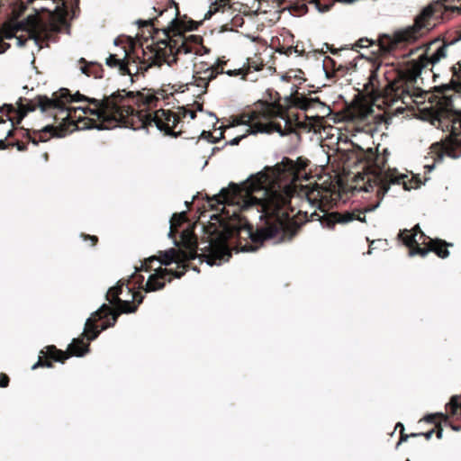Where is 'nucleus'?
I'll return each instance as SVG.
<instances>
[{
	"label": "nucleus",
	"mask_w": 461,
	"mask_h": 461,
	"mask_svg": "<svg viewBox=\"0 0 461 461\" xmlns=\"http://www.w3.org/2000/svg\"><path fill=\"white\" fill-rule=\"evenodd\" d=\"M308 4L313 5L321 13L329 11L332 6V4H321L320 0H296L284 10L287 9L293 15L302 16L308 13Z\"/></svg>",
	"instance_id": "nucleus-22"
},
{
	"label": "nucleus",
	"mask_w": 461,
	"mask_h": 461,
	"mask_svg": "<svg viewBox=\"0 0 461 461\" xmlns=\"http://www.w3.org/2000/svg\"><path fill=\"white\" fill-rule=\"evenodd\" d=\"M196 104V109L198 111H203V104H199V103H194Z\"/></svg>",
	"instance_id": "nucleus-60"
},
{
	"label": "nucleus",
	"mask_w": 461,
	"mask_h": 461,
	"mask_svg": "<svg viewBox=\"0 0 461 461\" xmlns=\"http://www.w3.org/2000/svg\"><path fill=\"white\" fill-rule=\"evenodd\" d=\"M314 94L295 90L282 104L279 94L275 92L274 96L270 93V101H258L254 109L236 116L232 125H248L246 133L249 134L277 131L285 135L296 130L318 132L331 110L319 97L312 96Z\"/></svg>",
	"instance_id": "nucleus-2"
},
{
	"label": "nucleus",
	"mask_w": 461,
	"mask_h": 461,
	"mask_svg": "<svg viewBox=\"0 0 461 461\" xmlns=\"http://www.w3.org/2000/svg\"><path fill=\"white\" fill-rule=\"evenodd\" d=\"M303 74V72L301 69L290 70L286 72L285 76H283V78L288 80L293 77L300 82L301 80H304L301 76Z\"/></svg>",
	"instance_id": "nucleus-40"
},
{
	"label": "nucleus",
	"mask_w": 461,
	"mask_h": 461,
	"mask_svg": "<svg viewBox=\"0 0 461 461\" xmlns=\"http://www.w3.org/2000/svg\"><path fill=\"white\" fill-rule=\"evenodd\" d=\"M449 404H452L454 406H457L461 409V397L458 395H454L451 397Z\"/></svg>",
	"instance_id": "nucleus-48"
},
{
	"label": "nucleus",
	"mask_w": 461,
	"mask_h": 461,
	"mask_svg": "<svg viewBox=\"0 0 461 461\" xmlns=\"http://www.w3.org/2000/svg\"><path fill=\"white\" fill-rule=\"evenodd\" d=\"M356 149V158L357 162L365 164L364 169L366 170V177H363L365 192H372L376 188V197L381 201L390 189L391 185H402L403 189L410 191L418 188L420 185V180L418 178H408L407 175L400 174L395 168H388L384 171L387 164V157L381 156L377 149H366L358 145L354 146Z\"/></svg>",
	"instance_id": "nucleus-9"
},
{
	"label": "nucleus",
	"mask_w": 461,
	"mask_h": 461,
	"mask_svg": "<svg viewBox=\"0 0 461 461\" xmlns=\"http://www.w3.org/2000/svg\"><path fill=\"white\" fill-rule=\"evenodd\" d=\"M5 122V120L0 116V123Z\"/></svg>",
	"instance_id": "nucleus-64"
},
{
	"label": "nucleus",
	"mask_w": 461,
	"mask_h": 461,
	"mask_svg": "<svg viewBox=\"0 0 461 461\" xmlns=\"http://www.w3.org/2000/svg\"><path fill=\"white\" fill-rule=\"evenodd\" d=\"M17 147V149L20 151H25L27 149V144L23 143L22 141H16L15 143H13Z\"/></svg>",
	"instance_id": "nucleus-52"
},
{
	"label": "nucleus",
	"mask_w": 461,
	"mask_h": 461,
	"mask_svg": "<svg viewBox=\"0 0 461 461\" xmlns=\"http://www.w3.org/2000/svg\"><path fill=\"white\" fill-rule=\"evenodd\" d=\"M399 240L410 249V255L414 256L418 255L416 250L418 249H421L417 239L413 237L410 230L404 229L401 230L398 234Z\"/></svg>",
	"instance_id": "nucleus-25"
},
{
	"label": "nucleus",
	"mask_w": 461,
	"mask_h": 461,
	"mask_svg": "<svg viewBox=\"0 0 461 461\" xmlns=\"http://www.w3.org/2000/svg\"><path fill=\"white\" fill-rule=\"evenodd\" d=\"M449 246H452V244L447 243L444 240L429 239L428 240V243H426V247L418 249V250H416V253H418L419 256L424 258L429 252H433L440 258H447L449 256V250L447 249Z\"/></svg>",
	"instance_id": "nucleus-20"
},
{
	"label": "nucleus",
	"mask_w": 461,
	"mask_h": 461,
	"mask_svg": "<svg viewBox=\"0 0 461 461\" xmlns=\"http://www.w3.org/2000/svg\"><path fill=\"white\" fill-rule=\"evenodd\" d=\"M59 1L61 2L62 6L61 7L57 6L55 12L53 13V15L57 16L58 21L60 22L61 23H63L66 21V16L68 14L66 1L65 0H59Z\"/></svg>",
	"instance_id": "nucleus-35"
},
{
	"label": "nucleus",
	"mask_w": 461,
	"mask_h": 461,
	"mask_svg": "<svg viewBox=\"0 0 461 461\" xmlns=\"http://www.w3.org/2000/svg\"><path fill=\"white\" fill-rule=\"evenodd\" d=\"M280 38L276 39L277 44L275 50L280 54L286 56L292 55V53H297L299 56L303 55V50H297V46H294V35L288 30L284 29L280 33Z\"/></svg>",
	"instance_id": "nucleus-21"
},
{
	"label": "nucleus",
	"mask_w": 461,
	"mask_h": 461,
	"mask_svg": "<svg viewBox=\"0 0 461 461\" xmlns=\"http://www.w3.org/2000/svg\"><path fill=\"white\" fill-rule=\"evenodd\" d=\"M160 256L158 258L157 256H151L148 258H146L137 268V271H145L149 272L152 269L151 263L155 260L159 261L160 264L168 266L173 262H176L177 264V267L181 268V261H180V255L179 250L176 249H170L168 250H166L164 252L160 251Z\"/></svg>",
	"instance_id": "nucleus-18"
},
{
	"label": "nucleus",
	"mask_w": 461,
	"mask_h": 461,
	"mask_svg": "<svg viewBox=\"0 0 461 461\" xmlns=\"http://www.w3.org/2000/svg\"><path fill=\"white\" fill-rule=\"evenodd\" d=\"M243 67L249 75L251 72L262 70L265 67V62L260 53H255L254 56L247 59V62Z\"/></svg>",
	"instance_id": "nucleus-28"
},
{
	"label": "nucleus",
	"mask_w": 461,
	"mask_h": 461,
	"mask_svg": "<svg viewBox=\"0 0 461 461\" xmlns=\"http://www.w3.org/2000/svg\"><path fill=\"white\" fill-rule=\"evenodd\" d=\"M18 41H19V44L21 46H24L25 42H26V40H22V38H18Z\"/></svg>",
	"instance_id": "nucleus-61"
},
{
	"label": "nucleus",
	"mask_w": 461,
	"mask_h": 461,
	"mask_svg": "<svg viewBox=\"0 0 461 461\" xmlns=\"http://www.w3.org/2000/svg\"><path fill=\"white\" fill-rule=\"evenodd\" d=\"M274 1L276 3L278 7L282 6L286 2V0H274Z\"/></svg>",
	"instance_id": "nucleus-56"
},
{
	"label": "nucleus",
	"mask_w": 461,
	"mask_h": 461,
	"mask_svg": "<svg viewBox=\"0 0 461 461\" xmlns=\"http://www.w3.org/2000/svg\"><path fill=\"white\" fill-rule=\"evenodd\" d=\"M249 133H244L242 135H240L238 137H235L234 139H232L231 140L229 141V144L231 145V146H235V145H238L240 140L242 139H244L247 135H249Z\"/></svg>",
	"instance_id": "nucleus-49"
},
{
	"label": "nucleus",
	"mask_w": 461,
	"mask_h": 461,
	"mask_svg": "<svg viewBox=\"0 0 461 461\" xmlns=\"http://www.w3.org/2000/svg\"><path fill=\"white\" fill-rule=\"evenodd\" d=\"M90 343L85 342L84 338H76L68 345L67 350L59 349L54 345H49L40 351L38 361L32 369L39 367L52 368L53 362L65 363L71 357H83L89 351Z\"/></svg>",
	"instance_id": "nucleus-11"
},
{
	"label": "nucleus",
	"mask_w": 461,
	"mask_h": 461,
	"mask_svg": "<svg viewBox=\"0 0 461 461\" xmlns=\"http://www.w3.org/2000/svg\"><path fill=\"white\" fill-rule=\"evenodd\" d=\"M182 23H183V28L180 29V32L179 33H183L186 31H194L198 28L200 23H197L195 21H193V20H190L188 23H185L184 21H182Z\"/></svg>",
	"instance_id": "nucleus-39"
},
{
	"label": "nucleus",
	"mask_w": 461,
	"mask_h": 461,
	"mask_svg": "<svg viewBox=\"0 0 461 461\" xmlns=\"http://www.w3.org/2000/svg\"><path fill=\"white\" fill-rule=\"evenodd\" d=\"M308 161L298 158L296 161L285 157L273 167H266L261 172L253 175L242 184V186L231 183L227 188L213 195L209 205L217 210L223 205L225 219L239 217L240 209L257 207L264 221L260 228L249 230L253 243L277 239L290 241L298 233L300 228L296 220L289 218L291 199L295 195L298 185L296 181L305 170Z\"/></svg>",
	"instance_id": "nucleus-1"
},
{
	"label": "nucleus",
	"mask_w": 461,
	"mask_h": 461,
	"mask_svg": "<svg viewBox=\"0 0 461 461\" xmlns=\"http://www.w3.org/2000/svg\"><path fill=\"white\" fill-rule=\"evenodd\" d=\"M147 49H149L150 51V56L148 58V59H144L143 60H140L139 57H132L130 54L128 55L125 67L129 69V73H125V75H129L131 77V82L134 81V77L144 75V73L151 66H160L163 63L157 62V59L155 58V51L152 50V44L150 46H147Z\"/></svg>",
	"instance_id": "nucleus-16"
},
{
	"label": "nucleus",
	"mask_w": 461,
	"mask_h": 461,
	"mask_svg": "<svg viewBox=\"0 0 461 461\" xmlns=\"http://www.w3.org/2000/svg\"><path fill=\"white\" fill-rule=\"evenodd\" d=\"M158 16L153 19L139 20L140 28L149 27L150 37L153 40L152 50L155 51L157 62L172 65L176 63L178 54L194 53L202 55L183 33H179L183 23L178 18L180 13L177 4L173 0H167L163 9L153 7Z\"/></svg>",
	"instance_id": "nucleus-6"
},
{
	"label": "nucleus",
	"mask_w": 461,
	"mask_h": 461,
	"mask_svg": "<svg viewBox=\"0 0 461 461\" xmlns=\"http://www.w3.org/2000/svg\"><path fill=\"white\" fill-rule=\"evenodd\" d=\"M413 237L416 239V236L421 233V229L419 224H416L411 230H410Z\"/></svg>",
	"instance_id": "nucleus-53"
},
{
	"label": "nucleus",
	"mask_w": 461,
	"mask_h": 461,
	"mask_svg": "<svg viewBox=\"0 0 461 461\" xmlns=\"http://www.w3.org/2000/svg\"><path fill=\"white\" fill-rule=\"evenodd\" d=\"M129 280L121 279L116 285L109 288L106 293V300L116 309L114 312L132 313L143 301V295L140 292H134L129 287Z\"/></svg>",
	"instance_id": "nucleus-12"
},
{
	"label": "nucleus",
	"mask_w": 461,
	"mask_h": 461,
	"mask_svg": "<svg viewBox=\"0 0 461 461\" xmlns=\"http://www.w3.org/2000/svg\"><path fill=\"white\" fill-rule=\"evenodd\" d=\"M373 112L374 110L368 103L356 100L348 107L347 117L354 122H364Z\"/></svg>",
	"instance_id": "nucleus-23"
},
{
	"label": "nucleus",
	"mask_w": 461,
	"mask_h": 461,
	"mask_svg": "<svg viewBox=\"0 0 461 461\" xmlns=\"http://www.w3.org/2000/svg\"><path fill=\"white\" fill-rule=\"evenodd\" d=\"M446 409L452 416L458 414V411H460L459 407L454 406L449 403L447 404Z\"/></svg>",
	"instance_id": "nucleus-46"
},
{
	"label": "nucleus",
	"mask_w": 461,
	"mask_h": 461,
	"mask_svg": "<svg viewBox=\"0 0 461 461\" xmlns=\"http://www.w3.org/2000/svg\"><path fill=\"white\" fill-rule=\"evenodd\" d=\"M9 146H14V144L7 143L5 140H0V149H5Z\"/></svg>",
	"instance_id": "nucleus-54"
},
{
	"label": "nucleus",
	"mask_w": 461,
	"mask_h": 461,
	"mask_svg": "<svg viewBox=\"0 0 461 461\" xmlns=\"http://www.w3.org/2000/svg\"><path fill=\"white\" fill-rule=\"evenodd\" d=\"M389 154L390 153H389L388 149H384L383 153L380 154V155L381 156H386L388 158Z\"/></svg>",
	"instance_id": "nucleus-59"
},
{
	"label": "nucleus",
	"mask_w": 461,
	"mask_h": 461,
	"mask_svg": "<svg viewBox=\"0 0 461 461\" xmlns=\"http://www.w3.org/2000/svg\"><path fill=\"white\" fill-rule=\"evenodd\" d=\"M80 63L84 66L81 67V71L88 77L95 78H102L104 77V68L97 62H87L84 58L79 59Z\"/></svg>",
	"instance_id": "nucleus-26"
},
{
	"label": "nucleus",
	"mask_w": 461,
	"mask_h": 461,
	"mask_svg": "<svg viewBox=\"0 0 461 461\" xmlns=\"http://www.w3.org/2000/svg\"><path fill=\"white\" fill-rule=\"evenodd\" d=\"M29 38L34 40L41 48L43 43L50 41L53 32H59V27L57 24H47L36 15L28 16L23 23Z\"/></svg>",
	"instance_id": "nucleus-14"
},
{
	"label": "nucleus",
	"mask_w": 461,
	"mask_h": 461,
	"mask_svg": "<svg viewBox=\"0 0 461 461\" xmlns=\"http://www.w3.org/2000/svg\"><path fill=\"white\" fill-rule=\"evenodd\" d=\"M226 8H231L230 0H215L211 4L210 9L205 14L204 18L210 19L214 14L218 12H224Z\"/></svg>",
	"instance_id": "nucleus-30"
},
{
	"label": "nucleus",
	"mask_w": 461,
	"mask_h": 461,
	"mask_svg": "<svg viewBox=\"0 0 461 461\" xmlns=\"http://www.w3.org/2000/svg\"><path fill=\"white\" fill-rule=\"evenodd\" d=\"M21 104L17 110V118L15 121L9 118L12 122V125L21 123L22 120L26 116L29 112H33L37 108H40L41 112H48L50 110H56L57 101L53 100V96L48 97L47 95H37L33 100H30L27 104H22V98L20 99Z\"/></svg>",
	"instance_id": "nucleus-15"
},
{
	"label": "nucleus",
	"mask_w": 461,
	"mask_h": 461,
	"mask_svg": "<svg viewBox=\"0 0 461 461\" xmlns=\"http://www.w3.org/2000/svg\"><path fill=\"white\" fill-rule=\"evenodd\" d=\"M16 31L17 30L15 28H11V27L4 29V31H3L4 37L5 39H12L13 37H14Z\"/></svg>",
	"instance_id": "nucleus-44"
},
{
	"label": "nucleus",
	"mask_w": 461,
	"mask_h": 461,
	"mask_svg": "<svg viewBox=\"0 0 461 461\" xmlns=\"http://www.w3.org/2000/svg\"><path fill=\"white\" fill-rule=\"evenodd\" d=\"M225 67H226V65L224 66V68ZM223 73L227 74L230 77L241 76L242 79H247V76H248L244 67L239 68H234V69H227V70L224 69Z\"/></svg>",
	"instance_id": "nucleus-38"
},
{
	"label": "nucleus",
	"mask_w": 461,
	"mask_h": 461,
	"mask_svg": "<svg viewBox=\"0 0 461 461\" xmlns=\"http://www.w3.org/2000/svg\"><path fill=\"white\" fill-rule=\"evenodd\" d=\"M118 317L119 312H114L111 306L104 303L86 320L82 337H86L87 342L95 339L101 330L114 326Z\"/></svg>",
	"instance_id": "nucleus-13"
},
{
	"label": "nucleus",
	"mask_w": 461,
	"mask_h": 461,
	"mask_svg": "<svg viewBox=\"0 0 461 461\" xmlns=\"http://www.w3.org/2000/svg\"><path fill=\"white\" fill-rule=\"evenodd\" d=\"M52 96L57 101L55 109L59 112L54 114V119H61L62 122L59 126L47 125L43 131H55L54 135L59 138L81 128L104 130L121 127L123 113L129 111L130 104L147 102L149 98L126 89H118L101 99L91 98L79 92L71 95L68 88H60Z\"/></svg>",
	"instance_id": "nucleus-3"
},
{
	"label": "nucleus",
	"mask_w": 461,
	"mask_h": 461,
	"mask_svg": "<svg viewBox=\"0 0 461 461\" xmlns=\"http://www.w3.org/2000/svg\"><path fill=\"white\" fill-rule=\"evenodd\" d=\"M4 110H6L7 114L16 112L12 104H5L3 107H0V112H3Z\"/></svg>",
	"instance_id": "nucleus-50"
},
{
	"label": "nucleus",
	"mask_w": 461,
	"mask_h": 461,
	"mask_svg": "<svg viewBox=\"0 0 461 461\" xmlns=\"http://www.w3.org/2000/svg\"><path fill=\"white\" fill-rule=\"evenodd\" d=\"M434 424H435V427L432 429L429 430L426 433L420 432L421 433L420 436H424L426 438V439L429 440L431 438L432 435L436 432L437 438H441L442 433H443V429L440 425L439 420H436V423H434Z\"/></svg>",
	"instance_id": "nucleus-34"
},
{
	"label": "nucleus",
	"mask_w": 461,
	"mask_h": 461,
	"mask_svg": "<svg viewBox=\"0 0 461 461\" xmlns=\"http://www.w3.org/2000/svg\"><path fill=\"white\" fill-rule=\"evenodd\" d=\"M79 0H74V5L72 6L73 9H79Z\"/></svg>",
	"instance_id": "nucleus-57"
},
{
	"label": "nucleus",
	"mask_w": 461,
	"mask_h": 461,
	"mask_svg": "<svg viewBox=\"0 0 461 461\" xmlns=\"http://www.w3.org/2000/svg\"><path fill=\"white\" fill-rule=\"evenodd\" d=\"M43 130H44V128L41 131V135H40L39 140H36L35 138L31 137L30 132H29L28 130H23L24 131V135L23 136L27 137L30 140V141L32 142L34 145H38L39 141H46L48 140V138H45L44 135H43L45 133H50L51 136L57 137L56 135H54L55 131H43Z\"/></svg>",
	"instance_id": "nucleus-37"
},
{
	"label": "nucleus",
	"mask_w": 461,
	"mask_h": 461,
	"mask_svg": "<svg viewBox=\"0 0 461 461\" xmlns=\"http://www.w3.org/2000/svg\"><path fill=\"white\" fill-rule=\"evenodd\" d=\"M429 239V237H428L423 231H421V233L419 234V240H417L419 241L420 247H426V243H428V240Z\"/></svg>",
	"instance_id": "nucleus-45"
},
{
	"label": "nucleus",
	"mask_w": 461,
	"mask_h": 461,
	"mask_svg": "<svg viewBox=\"0 0 461 461\" xmlns=\"http://www.w3.org/2000/svg\"><path fill=\"white\" fill-rule=\"evenodd\" d=\"M128 55V50L122 47L118 53H111L106 58L105 64L111 68H117L121 75L125 76V73H129V69L125 67Z\"/></svg>",
	"instance_id": "nucleus-24"
},
{
	"label": "nucleus",
	"mask_w": 461,
	"mask_h": 461,
	"mask_svg": "<svg viewBox=\"0 0 461 461\" xmlns=\"http://www.w3.org/2000/svg\"><path fill=\"white\" fill-rule=\"evenodd\" d=\"M213 256L220 260H228L231 257V251L225 241L219 244H211Z\"/></svg>",
	"instance_id": "nucleus-29"
},
{
	"label": "nucleus",
	"mask_w": 461,
	"mask_h": 461,
	"mask_svg": "<svg viewBox=\"0 0 461 461\" xmlns=\"http://www.w3.org/2000/svg\"><path fill=\"white\" fill-rule=\"evenodd\" d=\"M9 377L5 374H0V387H7L9 384Z\"/></svg>",
	"instance_id": "nucleus-47"
},
{
	"label": "nucleus",
	"mask_w": 461,
	"mask_h": 461,
	"mask_svg": "<svg viewBox=\"0 0 461 461\" xmlns=\"http://www.w3.org/2000/svg\"><path fill=\"white\" fill-rule=\"evenodd\" d=\"M205 134H208V135H211V132L210 131H203L202 135H205Z\"/></svg>",
	"instance_id": "nucleus-63"
},
{
	"label": "nucleus",
	"mask_w": 461,
	"mask_h": 461,
	"mask_svg": "<svg viewBox=\"0 0 461 461\" xmlns=\"http://www.w3.org/2000/svg\"><path fill=\"white\" fill-rule=\"evenodd\" d=\"M225 65H227V61L218 59L214 65L207 68L202 72H196L193 77L194 82L190 83V85H194L197 87L203 88V93L204 94L209 83L215 79L218 75L223 74Z\"/></svg>",
	"instance_id": "nucleus-17"
},
{
	"label": "nucleus",
	"mask_w": 461,
	"mask_h": 461,
	"mask_svg": "<svg viewBox=\"0 0 461 461\" xmlns=\"http://www.w3.org/2000/svg\"><path fill=\"white\" fill-rule=\"evenodd\" d=\"M295 194L298 196H305L311 204L317 206V208L323 212L322 215H320V213L314 212L308 217V213L306 212H302L299 211L298 213L294 217L289 215L290 219L296 220L300 227H302V225L307 221H319L323 227L328 229H333L337 223L345 224L354 220H357L361 222L366 221V211L354 210L352 212L346 211L343 212H328L325 207L329 203V191L320 187L318 185H316L314 187H309L308 185H299ZM299 230H298V231Z\"/></svg>",
	"instance_id": "nucleus-10"
},
{
	"label": "nucleus",
	"mask_w": 461,
	"mask_h": 461,
	"mask_svg": "<svg viewBox=\"0 0 461 461\" xmlns=\"http://www.w3.org/2000/svg\"><path fill=\"white\" fill-rule=\"evenodd\" d=\"M133 92L150 98L147 102L144 100L130 104L129 111L123 113L124 118L122 120L121 127L140 130L148 128L154 123L165 135L177 137L184 133V122L182 120L187 115L186 107H178L176 113L162 108L153 111L158 107L160 100L167 97L166 90L154 91L144 88L141 91Z\"/></svg>",
	"instance_id": "nucleus-7"
},
{
	"label": "nucleus",
	"mask_w": 461,
	"mask_h": 461,
	"mask_svg": "<svg viewBox=\"0 0 461 461\" xmlns=\"http://www.w3.org/2000/svg\"><path fill=\"white\" fill-rule=\"evenodd\" d=\"M81 238H83L84 240H89L91 241V246L95 247L98 242V237L95 235H89L86 233H81Z\"/></svg>",
	"instance_id": "nucleus-43"
},
{
	"label": "nucleus",
	"mask_w": 461,
	"mask_h": 461,
	"mask_svg": "<svg viewBox=\"0 0 461 461\" xmlns=\"http://www.w3.org/2000/svg\"><path fill=\"white\" fill-rule=\"evenodd\" d=\"M373 44V41L367 38H362V39H359L356 44H355V47L357 48H366L369 45H372Z\"/></svg>",
	"instance_id": "nucleus-42"
},
{
	"label": "nucleus",
	"mask_w": 461,
	"mask_h": 461,
	"mask_svg": "<svg viewBox=\"0 0 461 461\" xmlns=\"http://www.w3.org/2000/svg\"><path fill=\"white\" fill-rule=\"evenodd\" d=\"M188 41L195 47L196 50H200L203 53H207L208 50L203 45V37L200 35H189L186 37Z\"/></svg>",
	"instance_id": "nucleus-33"
},
{
	"label": "nucleus",
	"mask_w": 461,
	"mask_h": 461,
	"mask_svg": "<svg viewBox=\"0 0 461 461\" xmlns=\"http://www.w3.org/2000/svg\"><path fill=\"white\" fill-rule=\"evenodd\" d=\"M455 14H461V0L433 1L416 16L412 26L395 33L393 37L386 34L380 36L379 50L384 53H389L403 42L415 41L439 23L450 20Z\"/></svg>",
	"instance_id": "nucleus-8"
},
{
	"label": "nucleus",
	"mask_w": 461,
	"mask_h": 461,
	"mask_svg": "<svg viewBox=\"0 0 461 461\" xmlns=\"http://www.w3.org/2000/svg\"><path fill=\"white\" fill-rule=\"evenodd\" d=\"M451 71L450 85L440 86L442 96L432 113V123L449 132L445 140L431 145L435 161L461 155V60L451 67Z\"/></svg>",
	"instance_id": "nucleus-5"
},
{
	"label": "nucleus",
	"mask_w": 461,
	"mask_h": 461,
	"mask_svg": "<svg viewBox=\"0 0 461 461\" xmlns=\"http://www.w3.org/2000/svg\"><path fill=\"white\" fill-rule=\"evenodd\" d=\"M10 48V44L5 42L3 38L0 37V53L5 52Z\"/></svg>",
	"instance_id": "nucleus-51"
},
{
	"label": "nucleus",
	"mask_w": 461,
	"mask_h": 461,
	"mask_svg": "<svg viewBox=\"0 0 461 461\" xmlns=\"http://www.w3.org/2000/svg\"><path fill=\"white\" fill-rule=\"evenodd\" d=\"M424 420L430 423H436V420H438L440 421H444L446 424L447 423L451 429L455 431H458L461 428L458 426H456L448 421V416L447 414L443 413H436V414H430L424 418Z\"/></svg>",
	"instance_id": "nucleus-32"
},
{
	"label": "nucleus",
	"mask_w": 461,
	"mask_h": 461,
	"mask_svg": "<svg viewBox=\"0 0 461 461\" xmlns=\"http://www.w3.org/2000/svg\"><path fill=\"white\" fill-rule=\"evenodd\" d=\"M326 46H327V48H328V49H330V51H331V53H332V54H337V53H338V51H339L338 50H335V49H331V48H330V47H329V44H326Z\"/></svg>",
	"instance_id": "nucleus-62"
},
{
	"label": "nucleus",
	"mask_w": 461,
	"mask_h": 461,
	"mask_svg": "<svg viewBox=\"0 0 461 461\" xmlns=\"http://www.w3.org/2000/svg\"><path fill=\"white\" fill-rule=\"evenodd\" d=\"M454 34V37L448 34L442 40L435 39L424 46L411 50L409 56L419 51L420 54L416 59L410 60L405 69L394 71V77L389 78L386 76L387 83L384 86H381L378 78L379 67L371 69L368 80L364 85V92L373 101L383 99L386 105H393L398 101L407 105L411 104L413 97L418 96V92L420 91L414 87L418 77L423 69L429 66L433 68L447 57V48L461 40V27Z\"/></svg>",
	"instance_id": "nucleus-4"
},
{
	"label": "nucleus",
	"mask_w": 461,
	"mask_h": 461,
	"mask_svg": "<svg viewBox=\"0 0 461 461\" xmlns=\"http://www.w3.org/2000/svg\"><path fill=\"white\" fill-rule=\"evenodd\" d=\"M181 268L182 270H175L174 277L181 278L187 270L188 262L196 258L197 252L194 249H190L188 251L179 250Z\"/></svg>",
	"instance_id": "nucleus-27"
},
{
	"label": "nucleus",
	"mask_w": 461,
	"mask_h": 461,
	"mask_svg": "<svg viewBox=\"0 0 461 461\" xmlns=\"http://www.w3.org/2000/svg\"><path fill=\"white\" fill-rule=\"evenodd\" d=\"M14 129H13V130H10V131H8V133H7L6 139H7V138H11V137H13V136H14Z\"/></svg>",
	"instance_id": "nucleus-58"
},
{
	"label": "nucleus",
	"mask_w": 461,
	"mask_h": 461,
	"mask_svg": "<svg viewBox=\"0 0 461 461\" xmlns=\"http://www.w3.org/2000/svg\"><path fill=\"white\" fill-rule=\"evenodd\" d=\"M174 272L172 269L158 267L154 274L149 276L145 287H143L144 291L149 293L162 289L166 282H171Z\"/></svg>",
	"instance_id": "nucleus-19"
},
{
	"label": "nucleus",
	"mask_w": 461,
	"mask_h": 461,
	"mask_svg": "<svg viewBox=\"0 0 461 461\" xmlns=\"http://www.w3.org/2000/svg\"><path fill=\"white\" fill-rule=\"evenodd\" d=\"M137 267H135V273L131 276L136 285H138L139 287H142V284L144 281V277L141 275H138L140 271H137Z\"/></svg>",
	"instance_id": "nucleus-41"
},
{
	"label": "nucleus",
	"mask_w": 461,
	"mask_h": 461,
	"mask_svg": "<svg viewBox=\"0 0 461 461\" xmlns=\"http://www.w3.org/2000/svg\"><path fill=\"white\" fill-rule=\"evenodd\" d=\"M186 220L185 212L174 213L170 220L169 236L174 237L178 232V228Z\"/></svg>",
	"instance_id": "nucleus-31"
},
{
	"label": "nucleus",
	"mask_w": 461,
	"mask_h": 461,
	"mask_svg": "<svg viewBox=\"0 0 461 461\" xmlns=\"http://www.w3.org/2000/svg\"><path fill=\"white\" fill-rule=\"evenodd\" d=\"M396 429L397 428H400V440L398 442V445L401 444L402 442H405L408 440L409 438H414V437H420L421 435V433H411V434H406L404 432V426L403 424H402L401 422H398L396 424Z\"/></svg>",
	"instance_id": "nucleus-36"
},
{
	"label": "nucleus",
	"mask_w": 461,
	"mask_h": 461,
	"mask_svg": "<svg viewBox=\"0 0 461 461\" xmlns=\"http://www.w3.org/2000/svg\"><path fill=\"white\" fill-rule=\"evenodd\" d=\"M188 113L187 114L190 115L191 119H194L196 117V112L187 109Z\"/></svg>",
	"instance_id": "nucleus-55"
}]
</instances>
